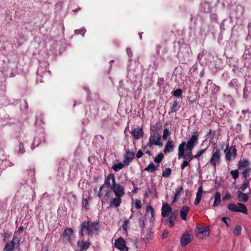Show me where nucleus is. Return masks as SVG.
Returning a JSON list of instances; mask_svg holds the SVG:
<instances>
[{
	"label": "nucleus",
	"instance_id": "nucleus-1",
	"mask_svg": "<svg viewBox=\"0 0 251 251\" xmlns=\"http://www.w3.org/2000/svg\"><path fill=\"white\" fill-rule=\"evenodd\" d=\"M104 187L107 189L112 190L115 196L123 197L125 194L124 187L120 184L116 183L115 175L113 173L109 174L105 178L104 184L99 189L98 196H100L101 191Z\"/></svg>",
	"mask_w": 251,
	"mask_h": 251
},
{
	"label": "nucleus",
	"instance_id": "nucleus-2",
	"mask_svg": "<svg viewBox=\"0 0 251 251\" xmlns=\"http://www.w3.org/2000/svg\"><path fill=\"white\" fill-rule=\"evenodd\" d=\"M185 145L186 142L184 141L182 142L178 146V158L179 159L181 158H184L185 159H189V161H191L194 158L199 160L200 157L206 152L208 148L206 147L203 150H200L197 152L196 154L194 155H192V150L187 151L186 153H185Z\"/></svg>",
	"mask_w": 251,
	"mask_h": 251
},
{
	"label": "nucleus",
	"instance_id": "nucleus-3",
	"mask_svg": "<svg viewBox=\"0 0 251 251\" xmlns=\"http://www.w3.org/2000/svg\"><path fill=\"white\" fill-rule=\"evenodd\" d=\"M99 228V222L89 223L88 221H84L81 224L79 235L83 236L87 233L90 236H93L94 234H97Z\"/></svg>",
	"mask_w": 251,
	"mask_h": 251
},
{
	"label": "nucleus",
	"instance_id": "nucleus-4",
	"mask_svg": "<svg viewBox=\"0 0 251 251\" xmlns=\"http://www.w3.org/2000/svg\"><path fill=\"white\" fill-rule=\"evenodd\" d=\"M153 146H158L160 147L163 146V143L161 142V137L158 133L151 132L149 142L147 145L144 147V149H145L147 147L152 148Z\"/></svg>",
	"mask_w": 251,
	"mask_h": 251
},
{
	"label": "nucleus",
	"instance_id": "nucleus-5",
	"mask_svg": "<svg viewBox=\"0 0 251 251\" xmlns=\"http://www.w3.org/2000/svg\"><path fill=\"white\" fill-rule=\"evenodd\" d=\"M228 209L232 212H238L245 214L248 213V209L245 204L238 202L237 204L229 203L227 205Z\"/></svg>",
	"mask_w": 251,
	"mask_h": 251
},
{
	"label": "nucleus",
	"instance_id": "nucleus-6",
	"mask_svg": "<svg viewBox=\"0 0 251 251\" xmlns=\"http://www.w3.org/2000/svg\"><path fill=\"white\" fill-rule=\"evenodd\" d=\"M199 135L197 132H194L186 143L185 150H192L195 145L198 143Z\"/></svg>",
	"mask_w": 251,
	"mask_h": 251
},
{
	"label": "nucleus",
	"instance_id": "nucleus-7",
	"mask_svg": "<svg viewBox=\"0 0 251 251\" xmlns=\"http://www.w3.org/2000/svg\"><path fill=\"white\" fill-rule=\"evenodd\" d=\"M221 152L220 149H216L212 154L209 160V163L214 168H216V165L220 164L221 162Z\"/></svg>",
	"mask_w": 251,
	"mask_h": 251
},
{
	"label": "nucleus",
	"instance_id": "nucleus-8",
	"mask_svg": "<svg viewBox=\"0 0 251 251\" xmlns=\"http://www.w3.org/2000/svg\"><path fill=\"white\" fill-rule=\"evenodd\" d=\"M178 215V212L177 210L173 211L171 213L168 218L164 220V223L166 225H168V226L170 228H172L175 226L174 221L176 220Z\"/></svg>",
	"mask_w": 251,
	"mask_h": 251
},
{
	"label": "nucleus",
	"instance_id": "nucleus-9",
	"mask_svg": "<svg viewBox=\"0 0 251 251\" xmlns=\"http://www.w3.org/2000/svg\"><path fill=\"white\" fill-rule=\"evenodd\" d=\"M63 238L65 241L72 243L74 239V231L71 228H66L63 233Z\"/></svg>",
	"mask_w": 251,
	"mask_h": 251
},
{
	"label": "nucleus",
	"instance_id": "nucleus-10",
	"mask_svg": "<svg viewBox=\"0 0 251 251\" xmlns=\"http://www.w3.org/2000/svg\"><path fill=\"white\" fill-rule=\"evenodd\" d=\"M232 155L233 156V159H234L237 155V150L235 145L231 146L226 152L225 154L226 160L230 161L232 160Z\"/></svg>",
	"mask_w": 251,
	"mask_h": 251
},
{
	"label": "nucleus",
	"instance_id": "nucleus-11",
	"mask_svg": "<svg viewBox=\"0 0 251 251\" xmlns=\"http://www.w3.org/2000/svg\"><path fill=\"white\" fill-rule=\"evenodd\" d=\"M115 247L121 251H127L128 248L126 245L125 241L122 237H119L115 240Z\"/></svg>",
	"mask_w": 251,
	"mask_h": 251
},
{
	"label": "nucleus",
	"instance_id": "nucleus-12",
	"mask_svg": "<svg viewBox=\"0 0 251 251\" xmlns=\"http://www.w3.org/2000/svg\"><path fill=\"white\" fill-rule=\"evenodd\" d=\"M173 212L172 207L168 203H163L161 208V215L163 218H167Z\"/></svg>",
	"mask_w": 251,
	"mask_h": 251
},
{
	"label": "nucleus",
	"instance_id": "nucleus-13",
	"mask_svg": "<svg viewBox=\"0 0 251 251\" xmlns=\"http://www.w3.org/2000/svg\"><path fill=\"white\" fill-rule=\"evenodd\" d=\"M251 162L249 159L246 158L241 159L237 164L238 169L239 170H242L246 168H249Z\"/></svg>",
	"mask_w": 251,
	"mask_h": 251
},
{
	"label": "nucleus",
	"instance_id": "nucleus-14",
	"mask_svg": "<svg viewBox=\"0 0 251 251\" xmlns=\"http://www.w3.org/2000/svg\"><path fill=\"white\" fill-rule=\"evenodd\" d=\"M134 155V152H130L128 151H126L124 156V163L126 166L129 165L133 159Z\"/></svg>",
	"mask_w": 251,
	"mask_h": 251
},
{
	"label": "nucleus",
	"instance_id": "nucleus-15",
	"mask_svg": "<svg viewBox=\"0 0 251 251\" xmlns=\"http://www.w3.org/2000/svg\"><path fill=\"white\" fill-rule=\"evenodd\" d=\"M155 210L151 205H147L146 209V216L149 218L150 222L154 220Z\"/></svg>",
	"mask_w": 251,
	"mask_h": 251
},
{
	"label": "nucleus",
	"instance_id": "nucleus-16",
	"mask_svg": "<svg viewBox=\"0 0 251 251\" xmlns=\"http://www.w3.org/2000/svg\"><path fill=\"white\" fill-rule=\"evenodd\" d=\"M175 143L173 141L169 140L165 146L164 152L166 154L172 152L174 150Z\"/></svg>",
	"mask_w": 251,
	"mask_h": 251
},
{
	"label": "nucleus",
	"instance_id": "nucleus-17",
	"mask_svg": "<svg viewBox=\"0 0 251 251\" xmlns=\"http://www.w3.org/2000/svg\"><path fill=\"white\" fill-rule=\"evenodd\" d=\"M191 241L190 234L188 233H184L180 239V244L181 246L185 247Z\"/></svg>",
	"mask_w": 251,
	"mask_h": 251
},
{
	"label": "nucleus",
	"instance_id": "nucleus-18",
	"mask_svg": "<svg viewBox=\"0 0 251 251\" xmlns=\"http://www.w3.org/2000/svg\"><path fill=\"white\" fill-rule=\"evenodd\" d=\"M131 134L135 140H138L141 136H143L144 132L141 128H134L131 131Z\"/></svg>",
	"mask_w": 251,
	"mask_h": 251
},
{
	"label": "nucleus",
	"instance_id": "nucleus-19",
	"mask_svg": "<svg viewBox=\"0 0 251 251\" xmlns=\"http://www.w3.org/2000/svg\"><path fill=\"white\" fill-rule=\"evenodd\" d=\"M121 196H116L115 198L111 200L110 201V206H114L115 207H118L122 203V200Z\"/></svg>",
	"mask_w": 251,
	"mask_h": 251
},
{
	"label": "nucleus",
	"instance_id": "nucleus-20",
	"mask_svg": "<svg viewBox=\"0 0 251 251\" xmlns=\"http://www.w3.org/2000/svg\"><path fill=\"white\" fill-rule=\"evenodd\" d=\"M77 246L80 248L81 250L86 251L90 247L91 243L89 241L79 240L77 242Z\"/></svg>",
	"mask_w": 251,
	"mask_h": 251
},
{
	"label": "nucleus",
	"instance_id": "nucleus-21",
	"mask_svg": "<svg viewBox=\"0 0 251 251\" xmlns=\"http://www.w3.org/2000/svg\"><path fill=\"white\" fill-rule=\"evenodd\" d=\"M237 199L239 201H241L244 202L248 201L249 200V196L247 193H243L241 191H238L237 192Z\"/></svg>",
	"mask_w": 251,
	"mask_h": 251
},
{
	"label": "nucleus",
	"instance_id": "nucleus-22",
	"mask_svg": "<svg viewBox=\"0 0 251 251\" xmlns=\"http://www.w3.org/2000/svg\"><path fill=\"white\" fill-rule=\"evenodd\" d=\"M190 210V208L188 206H183L180 209V217L183 220H186L187 219V215L189 211Z\"/></svg>",
	"mask_w": 251,
	"mask_h": 251
},
{
	"label": "nucleus",
	"instance_id": "nucleus-23",
	"mask_svg": "<svg viewBox=\"0 0 251 251\" xmlns=\"http://www.w3.org/2000/svg\"><path fill=\"white\" fill-rule=\"evenodd\" d=\"M183 192V188L182 186H180L176 190V193L175 194L174 199L172 201V203L176 202L178 199L180 197L181 195Z\"/></svg>",
	"mask_w": 251,
	"mask_h": 251
},
{
	"label": "nucleus",
	"instance_id": "nucleus-24",
	"mask_svg": "<svg viewBox=\"0 0 251 251\" xmlns=\"http://www.w3.org/2000/svg\"><path fill=\"white\" fill-rule=\"evenodd\" d=\"M162 124L159 122H156L154 124L151 126V131L152 132V133H157L160 129L162 128Z\"/></svg>",
	"mask_w": 251,
	"mask_h": 251
},
{
	"label": "nucleus",
	"instance_id": "nucleus-25",
	"mask_svg": "<svg viewBox=\"0 0 251 251\" xmlns=\"http://www.w3.org/2000/svg\"><path fill=\"white\" fill-rule=\"evenodd\" d=\"M170 107L171 110L169 112V114L176 113L179 108L178 101L176 100L173 101L172 103H170Z\"/></svg>",
	"mask_w": 251,
	"mask_h": 251
},
{
	"label": "nucleus",
	"instance_id": "nucleus-26",
	"mask_svg": "<svg viewBox=\"0 0 251 251\" xmlns=\"http://www.w3.org/2000/svg\"><path fill=\"white\" fill-rule=\"evenodd\" d=\"M211 9L210 3L206 2L203 1L201 4V11L204 12H209Z\"/></svg>",
	"mask_w": 251,
	"mask_h": 251
},
{
	"label": "nucleus",
	"instance_id": "nucleus-27",
	"mask_svg": "<svg viewBox=\"0 0 251 251\" xmlns=\"http://www.w3.org/2000/svg\"><path fill=\"white\" fill-rule=\"evenodd\" d=\"M202 192V187L201 186L199 187L196 194V197L194 201L195 205H198L201 201Z\"/></svg>",
	"mask_w": 251,
	"mask_h": 251
},
{
	"label": "nucleus",
	"instance_id": "nucleus-28",
	"mask_svg": "<svg viewBox=\"0 0 251 251\" xmlns=\"http://www.w3.org/2000/svg\"><path fill=\"white\" fill-rule=\"evenodd\" d=\"M16 245L13 241H10L7 242L3 249V251H12Z\"/></svg>",
	"mask_w": 251,
	"mask_h": 251
},
{
	"label": "nucleus",
	"instance_id": "nucleus-29",
	"mask_svg": "<svg viewBox=\"0 0 251 251\" xmlns=\"http://www.w3.org/2000/svg\"><path fill=\"white\" fill-rule=\"evenodd\" d=\"M221 201V194L219 192H217L215 193L214 196V203L213 204V206H217L220 204Z\"/></svg>",
	"mask_w": 251,
	"mask_h": 251
},
{
	"label": "nucleus",
	"instance_id": "nucleus-30",
	"mask_svg": "<svg viewBox=\"0 0 251 251\" xmlns=\"http://www.w3.org/2000/svg\"><path fill=\"white\" fill-rule=\"evenodd\" d=\"M157 170V168L155 166L153 162H151L146 167L144 170L148 172L153 173Z\"/></svg>",
	"mask_w": 251,
	"mask_h": 251
},
{
	"label": "nucleus",
	"instance_id": "nucleus-31",
	"mask_svg": "<svg viewBox=\"0 0 251 251\" xmlns=\"http://www.w3.org/2000/svg\"><path fill=\"white\" fill-rule=\"evenodd\" d=\"M197 229H198V232L200 234H204L207 232V235H208L209 234L210 230L208 226L207 227H198L197 226Z\"/></svg>",
	"mask_w": 251,
	"mask_h": 251
},
{
	"label": "nucleus",
	"instance_id": "nucleus-32",
	"mask_svg": "<svg viewBox=\"0 0 251 251\" xmlns=\"http://www.w3.org/2000/svg\"><path fill=\"white\" fill-rule=\"evenodd\" d=\"M251 180V178H249V179L244 180L243 184L240 187V189L242 192H244L246 189L249 186Z\"/></svg>",
	"mask_w": 251,
	"mask_h": 251
},
{
	"label": "nucleus",
	"instance_id": "nucleus-33",
	"mask_svg": "<svg viewBox=\"0 0 251 251\" xmlns=\"http://www.w3.org/2000/svg\"><path fill=\"white\" fill-rule=\"evenodd\" d=\"M251 171V169L246 168L243 170V172H241V176L245 180L249 179L248 177H249V173Z\"/></svg>",
	"mask_w": 251,
	"mask_h": 251
},
{
	"label": "nucleus",
	"instance_id": "nucleus-34",
	"mask_svg": "<svg viewBox=\"0 0 251 251\" xmlns=\"http://www.w3.org/2000/svg\"><path fill=\"white\" fill-rule=\"evenodd\" d=\"M172 174V170L170 168H166L163 170L162 176L164 177H169Z\"/></svg>",
	"mask_w": 251,
	"mask_h": 251
},
{
	"label": "nucleus",
	"instance_id": "nucleus-35",
	"mask_svg": "<svg viewBox=\"0 0 251 251\" xmlns=\"http://www.w3.org/2000/svg\"><path fill=\"white\" fill-rule=\"evenodd\" d=\"M242 230V227L238 225H236L234 226V229L233 230V234L234 235L238 236L240 235L241 232Z\"/></svg>",
	"mask_w": 251,
	"mask_h": 251
},
{
	"label": "nucleus",
	"instance_id": "nucleus-36",
	"mask_svg": "<svg viewBox=\"0 0 251 251\" xmlns=\"http://www.w3.org/2000/svg\"><path fill=\"white\" fill-rule=\"evenodd\" d=\"M164 157V154L162 152H160L155 157L154 161L159 164L162 161Z\"/></svg>",
	"mask_w": 251,
	"mask_h": 251
},
{
	"label": "nucleus",
	"instance_id": "nucleus-37",
	"mask_svg": "<svg viewBox=\"0 0 251 251\" xmlns=\"http://www.w3.org/2000/svg\"><path fill=\"white\" fill-rule=\"evenodd\" d=\"M124 167V164L122 163H119L118 164H114L112 166V168L115 171L117 172L120 170L122 169Z\"/></svg>",
	"mask_w": 251,
	"mask_h": 251
},
{
	"label": "nucleus",
	"instance_id": "nucleus-38",
	"mask_svg": "<svg viewBox=\"0 0 251 251\" xmlns=\"http://www.w3.org/2000/svg\"><path fill=\"white\" fill-rule=\"evenodd\" d=\"M230 174L233 179L236 180L239 177V172L238 170H232L230 172Z\"/></svg>",
	"mask_w": 251,
	"mask_h": 251
},
{
	"label": "nucleus",
	"instance_id": "nucleus-39",
	"mask_svg": "<svg viewBox=\"0 0 251 251\" xmlns=\"http://www.w3.org/2000/svg\"><path fill=\"white\" fill-rule=\"evenodd\" d=\"M182 90L180 89L175 90L173 93V95L177 98H180L182 96Z\"/></svg>",
	"mask_w": 251,
	"mask_h": 251
},
{
	"label": "nucleus",
	"instance_id": "nucleus-40",
	"mask_svg": "<svg viewBox=\"0 0 251 251\" xmlns=\"http://www.w3.org/2000/svg\"><path fill=\"white\" fill-rule=\"evenodd\" d=\"M112 190H111L110 189H107V190L105 191V193L103 197V199L107 198H110L112 196L113 193L112 192Z\"/></svg>",
	"mask_w": 251,
	"mask_h": 251
},
{
	"label": "nucleus",
	"instance_id": "nucleus-41",
	"mask_svg": "<svg viewBox=\"0 0 251 251\" xmlns=\"http://www.w3.org/2000/svg\"><path fill=\"white\" fill-rule=\"evenodd\" d=\"M220 90V87L215 84L212 83L211 86V91L214 93H217Z\"/></svg>",
	"mask_w": 251,
	"mask_h": 251
},
{
	"label": "nucleus",
	"instance_id": "nucleus-42",
	"mask_svg": "<svg viewBox=\"0 0 251 251\" xmlns=\"http://www.w3.org/2000/svg\"><path fill=\"white\" fill-rule=\"evenodd\" d=\"M187 160H188V161H187V160L183 161V162L180 165L181 169L182 170H184L186 167H187L188 166H190V162L191 161H189V159H187Z\"/></svg>",
	"mask_w": 251,
	"mask_h": 251
},
{
	"label": "nucleus",
	"instance_id": "nucleus-43",
	"mask_svg": "<svg viewBox=\"0 0 251 251\" xmlns=\"http://www.w3.org/2000/svg\"><path fill=\"white\" fill-rule=\"evenodd\" d=\"M171 134L170 131L167 128H165L163 131V139L166 140L167 138V137Z\"/></svg>",
	"mask_w": 251,
	"mask_h": 251
},
{
	"label": "nucleus",
	"instance_id": "nucleus-44",
	"mask_svg": "<svg viewBox=\"0 0 251 251\" xmlns=\"http://www.w3.org/2000/svg\"><path fill=\"white\" fill-rule=\"evenodd\" d=\"M135 207L137 209H141L142 207L141 201L140 200H136L135 201Z\"/></svg>",
	"mask_w": 251,
	"mask_h": 251
},
{
	"label": "nucleus",
	"instance_id": "nucleus-45",
	"mask_svg": "<svg viewBox=\"0 0 251 251\" xmlns=\"http://www.w3.org/2000/svg\"><path fill=\"white\" fill-rule=\"evenodd\" d=\"M85 32L86 30L85 29H76L75 30V34H81L82 36L84 35Z\"/></svg>",
	"mask_w": 251,
	"mask_h": 251
},
{
	"label": "nucleus",
	"instance_id": "nucleus-46",
	"mask_svg": "<svg viewBox=\"0 0 251 251\" xmlns=\"http://www.w3.org/2000/svg\"><path fill=\"white\" fill-rule=\"evenodd\" d=\"M82 205L86 210L88 209V200L87 199H84L82 200Z\"/></svg>",
	"mask_w": 251,
	"mask_h": 251
},
{
	"label": "nucleus",
	"instance_id": "nucleus-47",
	"mask_svg": "<svg viewBox=\"0 0 251 251\" xmlns=\"http://www.w3.org/2000/svg\"><path fill=\"white\" fill-rule=\"evenodd\" d=\"M129 222L128 220H125L124 222V225L123 226V230H124L126 232H127V226L129 224Z\"/></svg>",
	"mask_w": 251,
	"mask_h": 251
},
{
	"label": "nucleus",
	"instance_id": "nucleus-48",
	"mask_svg": "<svg viewBox=\"0 0 251 251\" xmlns=\"http://www.w3.org/2000/svg\"><path fill=\"white\" fill-rule=\"evenodd\" d=\"M138 224L139 226L142 228H144L145 226L144 221L142 218L139 219L138 221Z\"/></svg>",
	"mask_w": 251,
	"mask_h": 251
},
{
	"label": "nucleus",
	"instance_id": "nucleus-49",
	"mask_svg": "<svg viewBox=\"0 0 251 251\" xmlns=\"http://www.w3.org/2000/svg\"><path fill=\"white\" fill-rule=\"evenodd\" d=\"M11 241H13L15 245L17 244V247H18L20 245V240L18 237H16L15 236H13V239L11 240Z\"/></svg>",
	"mask_w": 251,
	"mask_h": 251
},
{
	"label": "nucleus",
	"instance_id": "nucleus-50",
	"mask_svg": "<svg viewBox=\"0 0 251 251\" xmlns=\"http://www.w3.org/2000/svg\"><path fill=\"white\" fill-rule=\"evenodd\" d=\"M227 220H229V221L230 220L229 218H227V217H223L221 219L222 221L223 222H224V223H225V224L226 225V226H228L229 225L227 223V221H226Z\"/></svg>",
	"mask_w": 251,
	"mask_h": 251
},
{
	"label": "nucleus",
	"instance_id": "nucleus-51",
	"mask_svg": "<svg viewBox=\"0 0 251 251\" xmlns=\"http://www.w3.org/2000/svg\"><path fill=\"white\" fill-rule=\"evenodd\" d=\"M231 197V194L227 192L226 193V195L223 198V200L225 201L226 200H228L230 199Z\"/></svg>",
	"mask_w": 251,
	"mask_h": 251
},
{
	"label": "nucleus",
	"instance_id": "nucleus-52",
	"mask_svg": "<svg viewBox=\"0 0 251 251\" xmlns=\"http://www.w3.org/2000/svg\"><path fill=\"white\" fill-rule=\"evenodd\" d=\"M143 155V153L141 150H139L136 153V157L137 158H141Z\"/></svg>",
	"mask_w": 251,
	"mask_h": 251
},
{
	"label": "nucleus",
	"instance_id": "nucleus-53",
	"mask_svg": "<svg viewBox=\"0 0 251 251\" xmlns=\"http://www.w3.org/2000/svg\"><path fill=\"white\" fill-rule=\"evenodd\" d=\"M19 152H21L22 154H23L25 152V150L24 149V147L23 145H20Z\"/></svg>",
	"mask_w": 251,
	"mask_h": 251
},
{
	"label": "nucleus",
	"instance_id": "nucleus-54",
	"mask_svg": "<svg viewBox=\"0 0 251 251\" xmlns=\"http://www.w3.org/2000/svg\"><path fill=\"white\" fill-rule=\"evenodd\" d=\"M168 234H169V231L167 230H165L162 233V238H166L168 236Z\"/></svg>",
	"mask_w": 251,
	"mask_h": 251
},
{
	"label": "nucleus",
	"instance_id": "nucleus-55",
	"mask_svg": "<svg viewBox=\"0 0 251 251\" xmlns=\"http://www.w3.org/2000/svg\"><path fill=\"white\" fill-rule=\"evenodd\" d=\"M215 131H214L213 132L212 131V129H210L209 130V132L208 133V134L206 135L207 136H209L211 134H212V138H213V136L215 135Z\"/></svg>",
	"mask_w": 251,
	"mask_h": 251
},
{
	"label": "nucleus",
	"instance_id": "nucleus-56",
	"mask_svg": "<svg viewBox=\"0 0 251 251\" xmlns=\"http://www.w3.org/2000/svg\"><path fill=\"white\" fill-rule=\"evenodd\" d=\"M23 231H24V227H23V226H21L19 228L18 230H17V232L20 233H21L23 232Z\"/></svg>",
	"mask_w": 251,
	"mask_h": 251
},
{
	"label": "nucleus",
	"instance_id": "nucleus-57",
	"mask_svg": "<svg viewBox=\"0 0 251 251\" xmlns=\"http://www.w3.org/2000/svg\"><path fill=\"white\" fill-rule=\"evenodd\" d=\"M34 170L30 169L28 171V175H31V176L34 175Z\"/></svg>",
	"mask_w": 251,
	"mask_h": 251
},
{
	"label": "nucleus",
	"instance_id": "nucleus-58",
	"mask_svg": "<svg viewBox=\"0 0 251 251\" xmlns=\"http://www.w3.org/2000/svg\"><path fill=\"white\" fill-rule=\"evenodd\" d=\"M126 52L129 56H130V55L132 54L131 50L129 48L126 49Z\"/></svg>",
	"mask_w": 251,
	"mask_h": 251
},
{
	"label": "nucleus",
	"instance_id": "nucleus-59",
	"mask_svg": "<svg viewBox=\"0 0 251 251\" xmlns=\"http://www.w3.org/2000/svg\"><path fill=\"white\" fill-rule=\"evenodd\" d=\"M145 153L149 155V156H151V152L150 151L148 150L145 151Z\"/></svg>",
	"mask_w": 251,
	"mask_h": 251
},
{
	"label": "nucleus",
	"instance_id": "nucleus-60",
	"mask_svg": "<svg viewBox=\"0 0 251 251\" xmlns=\"http://www.w3.org/2000/svg\"><path fill=\"white\" fill-rule=\"evenodd\" d=\"M203 75H204V72H201L200 74V77H202Z\"/></svg>",
	"mask_w": 251,
	"mask_h": 251
},
{
	"label": "nucleus",
	"instance_id": "nucleus-61",
	"mask_svg": "<svg viewBox=\"0 0 251 251\" xmlns=\"http://www.w3.org/2000/svg\"><path fill=\"white\" fill-rule=\"evenodd\" d=\"M137 192V188H134L133 190L132 191L133 193H135Z\"/></svg>",
	"mask_w": 251,
	"mask_h": 251
},
{
	"label": "nucleus",
	"instance_id": "nucleus-62",
	"mask_svg": "<svg viewBox=\"0 0 251 251\" xmlns=\"http://www.w3.org/2000/svg\"><path fill=\"white\" fill-rule=\"evenodd\" d=\"M80 8H77L76 9L73 10V11L76 12V11H77L78 10H80Z\"/></svg>",
	"mask_w": 251,
	"mask_h": 251
},
{
	"label": "nucleus",
	"instance_id": "nucleus-63",
	"mask_svg": "<svg viewBox=\"0 0 251 251\" xmlns=\"http://www.w3.org/2000/svg\"><path fill=\"white\" fill-rule=\"evenodd\" d=\"M99 136H100V138L102 140H103V139H104V137H103L102 135H100Z\"/></svg>",
	"mask_w": 251,
	"mask_h": 251
},
{
	"label": "nucleus",
	"instance_id": "nucleus-64",
	"mask_svg": "<svg viewBox=\"0 0 251 251\" xmlns=\"http://www.w3.org/2000/svg\"><path fill=\"white\" fill-rule=\"evenodd\" d=\"M246 111L245 110H243L242 111V112L243 113H244V114H245V113H246Z\"/></svg>",
	"mask_w": 251,
	"mask_h": 251
}]
</instances>
